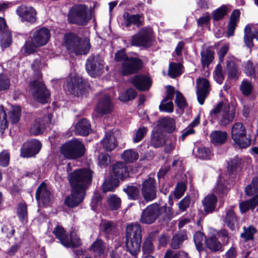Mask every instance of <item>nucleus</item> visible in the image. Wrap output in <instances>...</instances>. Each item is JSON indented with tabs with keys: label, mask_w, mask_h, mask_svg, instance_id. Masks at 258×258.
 <instances>
[{
	"label": "nucleus",
	"mask_w": 258,
	"mask_h": 258,
	"mask_svg": "<svg viewBox=\"0 0 258 258\" xmlns=\"http://www.w3.org/2000/svg\"><path fill=\"white\" fill-rule=\"evenodd\" d=\"M72 170L71 163L66 166L69 173L67 178L71 186V194L66 197L65 205L71 208L77 207L84 201L86 191L92 184L93 171L89 168H81Z\"/></svg>",
	"instance_id": "f257e3e1"
},
{
	"label": "nucleus",
	"mask_w": 258,
	"mask_h": 258,
	"mask_svg": "<svg viewBox=\"0 0 258 258\" xmlns=\"http://www.w3.org/2000/svg\"><path fill=\"white\" fill-rule=\"evenodd\" d=\"M63 41L67 49L76 55L87 54L91 47L89 37L82 38L72 32L65 33Z\"/></svg>",
	"instance_id": "f03ea898"
},
{
	"label": "nucleus",
	"mask_w": 258,
	"mask_h": 258,
	"mask_svg": "<svg viewBox=\"0 0 258 258\" xmlns=\"http://www.w3.org/2000/svg\"><path fill=\"white\" fill-rule=\"evenodd\" d=\"M89 87V85L82 77L76 75L67 78L63 86L66 92L78 97L86 95L88 93Z\"/></svg>",
	"instance_id": "7ed1b4c3"
},
{
	"label": "nucleus",
	"mask_w": 258,
	"mask_h": 258,
	"mask_svg": "<svg viewBox=\"0 0 258 258\" xmlns=\"http://www.w3.org/2000/svg\"><path fill=\"white\" fill-rule=\"evenodd\" d=\"M90 20L91 15L85 5L80 4L73 6L68 15V21L70 24L85 26Z\"/></svg>",
	"instance_id": "20e7f679"
},
{
	"label": "nucleus",
	"mask_w": 258,
	"mask_h": 258,
	"mask_svg": "<svg viewBox=\"0 0 258 258\" xmlns=\"http://www.w3.org/2000/svg\"><path fill=\"white\" fill-rule=\"evenodd\" d=\"M126 227L125 246L127 250L133 255H136L140 251L142 242L141 227Z\"/></svg>",
	"instance_id": "39448f33"
},
{
	"label": "nucleus",
	"mask_w": 258,
	"mask_h": 258,
	"mask_svg": "<svg viewBox=\"0 0 258 258\" xmlns=\"http://www.w3.org/2000/svg\"><path fill=\"white\" fill-rule=\"evenodd\" d=\"M60 153L68 159H77L84 156L85 153L84 145L75 140L63 144L60 148Z\"/></svg>",
	"instance_id": "423d86ee"
},
{
	"label": "nucleus",
	"mask_w": 258,
	"mask_h": 258,
	"mask_svg": "<svg viewBox=\"0 0 258 258\" xmlns=\"http://www.w3.org/2000/svg\"><path fill=\"white\" fill-rule=\"evenodd\" d=\"M104 64V60L99 54H92L87 59L85 68L89 76L96 78L102 74Z\"/></svg>",
	"instance_id": "0eeeda50"
},
{
	"label": "nucleus",
	"mask_w": 258,
	"mask_h": 258,
	"mask_svg": "<svg viewBox=\"0 0 258 258\" xmlns=\"http://www.w3.org/2000/svg\"><path fill=\"white\" fill-rule=\"evenodd\" d=\"M232 139L241 148H245L251 143L250 139L246 136V130L241 122L234 123L231 129Z\"/></svg>",
	"instance_id": "6e6552de"
},
{
	"label": "nucleus",
	"mask_w": 258,
	"mask_h": 258,
	"mask_svg": "<svg viewBox=\"0 0 258 258\" xmlns=\"http://www.w3.org/2000/svg\"><path fill=\"white\" fill-rule=\"evenodd\" d=\"M34 99L42 104L47 103L50 99V92L45 84L37 80L31 81L29 85Z\"/></svg>",
	"instance_id": "1a4fd4ad"
},
{
	"label": "nucleus",
	"mask_w": 258,
	"mask_h": 258,
	"mask_svg": "<svg viewBox=\"0 0 258 258\" xmlns=\"http://www.w3.org/2000/svg\"><path fill=\"white\" fill-rule=\"evenodd\" d=\"M143 61L138 57L129 56L121 63V73L123 76L137 74L143 67Z\"/></svg>",
	"instance_id": "9d476101"
},
{
	"label": "nucleus",
	"mask_w": 258,
	"mask_h": 258,
	"mask_svg": "<svg viewBox=\"0 0 258 258\" xmlns=\"http://www.w3.org/2000/svg\"><path fill=\"white\" fill-rule=\"evenodd\" d=\"M42 148L41 142L36 139H31L24 142L20 149V156L23 158L35 157Z\"/></svg>",
	"instance_id": "9b49d317"
},
{
	"label": "nucleus",
	"mask_w": 258,
	"mask_h": 258,
	"mask_svg": "<svg viewBox=\"0 0 258 258\" xmlns=\"http://www.w3.org/2000/svg\"><path fill=\"white\" fill-rule=\"evenodd\" d=\"M50 37V30L45 27H42L34 31L30 37L31 41L36 44L37 47H41L45 45Z\"/></svg>",
	"instance_id": "f8f14e48"
},
{
	"label": "nucleus",
	"mask_w": 258,
	"mask_h": 258,
	"mask_svg": "<svg viewBox=\"0 0 258 258\" xmlns=\"http://www.w3.org/2000/svg\"><path fill=\"white\" fill-rule=\"evenodd\" d=\"M197 95L199 103L201 105L204 103L205 100L208 96L210 90V83L209 81L205 78H199L197 81Z\"/></svg>",
	"instance_id": "ddd939ff"
},
{
	"label": "nucleus",
	"mask_w": 258,
	"mask_h": 258,
	"mask_svg": "<svg viewBox=\"0 0 258 258\" xmlns=\"http://www.w3.org/2000/svg\"><path fill=\"white\" fill-rule=\"evenodd\" d=\"M35 198L37 202L41 201L43 206H48L51 202V193L47 187V185L42 182L37 187Z\"/></svg>",
	"instance_id": "4468645a"
},
{
	"label": "nucleus",
	"mask_w": 258,
	"mask_h": 258,
	"mask_svg": "<svg viewBox=\"0 0 258 258\" xmlns=\"http://www.w3.org/2000/svg\"><path fill=\"white\" fill-rule=\"evenodd\" d=\"M16 13L23 21L32 23L36 20V12L32 7L19 6L16 10Z\"/></svg>",
	"instance_id": "2eb2a0df"
},
{
	"label": "nucleus",
	"mask_w": 258,
	"mask_h": 258,
	"mask_svg": "<svg viewBox=\"0 0 258 258\" xmlns=\"http://www.w3.org/2000/svg\"><path fill=\"white\" fill-rule=\"evenodd\" d=\"M95 110L98 113L101 115L108 114L112 112L113 105L109 95L105 94L102 98L99 99Z\"/></svg>",
	"instance_id": "dca6fc26"
},
{
	"label": "nucleus",
	"mask_w": 258,
	"mask_h": 258,
	"mask_svg": "<svg viewBox=\"0 0 258 258\" xmlns=\"http://www.w3.org/2000/svg\"><path fill=\"white\" fill-rule=\"evenodd\" d=\"M111 174L118 179L123 181L130 177V173L125 163L117 162L113 165Z\"/></svg>",
	"instance_id": "f3484780"
},
{
	"label": "nucleus",
	"mask_w": 258,
	"mask_h": 258,
	"mask_svg": "<svg viewBox=\"0 0 258 258\" xmlns=\"http://www.w3.org/2000/svg\"><path fill=\"white\" fill-rule=\"evenodd\" d=\"M235 111L233 107L229 104L225 105L222 110L221 114L218 117L219 123L221 125L226 126L231 123L235 117Z\"/></svg>",
	"instance_id": "a211bd4d"
},
{
	"label": "nucleus",
	"mask_w": 258,
	"mask_h": 258,
	"mask_svg": "<svg viewBox=\"0 0 258 258\" xmlns=\"http://www.w3.org/2000/svg\"><path fill=\"white\" fill-rule=\"evenodd\" d=\"M91 131V124L85 118L80 119L76 123L74 129L75 135L81 136H87Z\"/></svg>",
	"instance_id": "6ab92c4d"
},
{
	"label": "nucleus",
	"mask_w": 258,
	"mask_h": 258,
	"mask_svg": "<svg viewBox=\"0 0 258 258\" xmlns=\"http://www.w3.org/2000/svg\"><path fill=\"white\" fill-rule=\"evenodd\" d=\"M157 127L161 132L171 133L175 130V121L173 118L163 117L158 120Z\"/></svg>",
	"instance_id": "aec40b11"
},
{
	"label": "nucleus",
	"mask_w": 258,
	"mask_h": 258,
	"mask_svg": "<svg viewBox=\"0 0 258 258\" xmlns=\"http://www.w3.org/2000/svg\"><path fill=\"white\" fill-rule=\"evenodd\" d=\"M123 25L126 27H129L132 24L138 28L143 25V22L141 20V16L139 14L133 15L125 12L123 15Z\"/></svg>",
	"instance_id": "412c9836"
},
{
	"label": "nucleus",
	"mask_w": 258,
	"mask_h": 258,
	"mask_svg": "<svg viewBox=\"0 0 258 258\" xmlns=\"http://www.w3.org/2000/svg\"><path fill=\"white\" fill-rule=\"evenodd\" d=\"M161 209L157 203L153 204L146 208V224L153 223L160 214Z\"/></svg>",
	"instance_id": "4be33fe9"
},
{
	"label": "nucleus",
	"mask_w": 258,
	"mask_h": 258,
	"mask_svg": "<svg viewBox=\"0 0 258 258\" xmlns=\"http://www.w3.org/2000/svg\"><path fill=\"white\" fill-rule=\"evenodd\" d=\"M217 202L216 196L213 194L207 195L202 201L204 211L207 213H213L215 210Z\"/></svg>",
	"instance_id": "5701e85b"
},
{
	"label": "nucleus",
	"mask_w": 258,
	"mask_h": 258,
	"mask_svg": "<svg viewBox=\"0 0 258 258\" xmlns=\"http://www.w3.org/2000/svg\"><path fill=\"white\" fill-rule=\"evenodd\" d=\"M156 198L155 180L152 175L146 179V202L152 201Z\"/></svg>",
	"instance_id": "b1692460"
},
{
	"label": "nucleus",
	"mask_w": 258,
	"mask_h": 258,
	"mask_svg": "<svg viewBox=\"0 0 258 258\" xmlns=\"http://www.w3.org/2000/svg\"><path fill=\"white\" fill-rule=\"evenodd\" d=\"M119 183V179L110 173L108 178L106 179L102 184L103 192L113 191L118 186Z\"/></svg>",
	"instance_id": "393cba45"
},
{
	"label": "nucleus",
	"mask_w": 258,
	"mask_h": 258,
	"mask_svg": "<svg viewBox=\"0 0 258 258\" xmlns=\"http://www.w3.org/2000/svg\"><path fill=\"white\" fill-rule=\"evenodd\" d=\"M240 12L238 10H234L231 14L228 26L227 35L230 37L233 35L237 23L239 21Z\"/></svg>",
	"instance_id": "a878e982"
},
{
	"label": "nucleus",
	"mask_w": 258,
	"mask_h": 258,
	"mask_svg": "<svg viewBox=\"0 0 258 258\" xmlns=\"http://www.w3.org/2000/svg\"><path fill=\"white\" fill-rule=\"evenodd\" d=\"M227 133L225 131H214L210 135L212 143L215 145L224 144L227 139Z\"/></svg>",
	"instance_id": "bb28decb"
},
{
	"label": "nucleus",
	"mask_w": 258,
	"mask_h": 258,
	"mask_svg": "<svg viewBox=\"0 0 258 258\" xmlns=\"http://www.w3.org/2000/svg\"><path fill=\"white\" fill-rule=\"evenodd\" d=\"M45 130L44 120L40 118L36 119L30 128L29 131L32 135L37 136L42 134Z\"/></svg>",
	"instance_id": "cd10ccee"
},
{
	"label": "nucleus",
	"mask_w": 258,
	"mask_h": 258,
	"mask_svg": "<svg viewBox=\"0 0 258 258\" xmlns=\"http://www.w3.org/2000/svg\"><path fill=\"white\" fill-rule=\"evenodd\" d=\"M131 45L145 47V27L142 28L132 37Z\"/></svg>",
	"instance_id": "c85d7f7f"
},
{
	"label": "nucleus",
	"mask_w": 258,
	"mask_h": 258,
	"mask_svg": "<svg viewBox=\"0 0 258 258\" xmlns=\"http://www.w3.org/2000/svg\"><path fill=\"white\" fill-rule=\"evenodd\" d=\"M244 72L248 77L257 78L258 64H254L251 60H248L244 64Z\"/></svg>",
	"instance_id": "c756f323"
},
{
	"label": "nucleus",
	"mask_w": 258,
	"mask_h": 258,
	"mask_svg": "<svg viewBox=\"0 0 258 258\" xmlns=\"http://www.w3.org/2000/svg\"><path fill=\"white\" fill-rule=\"evenodd\" d=\"M201 63L203 68H208L214 58V52L209 48H206L201 52Z\"/></svg>",
	"instance_id": "7c9ffc66"
},
{
	"label": "nucleus",
	"mask_w": 258,
	"mask_h": 258,
	"mask_svg": "<svg viewBox=\"0 0 258 258\" xmlns=\"http://www.w3.org/2000/svg\"><path fill=\"white\" fill-rule=\"evenodd\" d=\"M103 148L106 151H111L117 146L116 138L110 135H105V137L100 141Z\"/></svg>",
	"instance_id": "2f4dec72"
},
{
	"label": "nucleus",
	"mask_w": 258,
	"mask_h": 258,
	"mask_svg": "<svg viewBox=\"0 0 258 258\" xmlns=\"http://www.w3.org/2000/svg\"><path fill=\"white\" fill-rule=\"evenodd\" d=\"M242 168L241 159L238 156H235L228 162L227 172L229 175H232L234 172L240 170Z\"/></svg>",
	"instance_id": "473e14b6"
},
{
	"label": "nucleus",
	"mask_w": 258,
	"mask_h": 258,
	"mask_svg": "<svg viewBox=\"0 0 258 258\" xmlns=\"http://www.w3.org/2000/svg\"><path fill=\"white\" fill-rule=\"evenodd\" d=\"M255 26H257V25L248 24L244 28V41L246 46L248 48H251L253 45V37L251 34V31L252 29H254L255 28Z\"/></svg>",
	"instance_id": "72a5a7b5"
},
{
	"label": "nucleus",
	"mask_w": 258,
	"mask_h": 258,
	"mask_svg": "<svg viewBox=\"0 0 258 258\" xmlns=\"http://www.w3.org/2000/svg\"><path fill=\"white\" fill-rule=\"evenodd\" d=\"M187 234L185 231H181L179 232L177 234L174 235L171 242V247L173 249L179 248L182 242L186 239Z\"/></svg>",
	"instance_id": "f704fd0d"
},
{
	"label": "nucleus",
	"mask_w": 258,
	"mask_h": 258,
	"mask_svg": "<svg viewBox=\"0 0 258 258\" xmlns=\"http://www.w3.org/2000/svg\"><path fill=\"white\" fill-rule=\"evenodd\" d=\"M258 204V194L250 200L241 203L239 208L242 213H244L249 209H253Z\"/></svg>",
	"instance_id": "c9c22d12"
},
{
	"label": "nucleus",
	"mask_w": 258,
	"mask_h": 258,
	"mask_svg": "<svg viewBox=\"0 0 258 258\" xmlns=\"http://www.w3.org/2000/svg\"><path fill=\"white\" fill-rule=\"evenodd\" d=\"M137 95V91L134 89L130 88L125 91L119 93L118 98L120 101L126 102L133 100Z\"/></svg>",
	"instance_id": "e433bc0d"
},
{
	"label": "nucleus",
	"mask_w": 258,
	"mask_h": 258,
	"mask_svg": "<svg viewBox=\"0 0 258 258\" xmlns=\"http://www.w3.org/2000/svg\"><path fill=\"white\" fill-rule=\"evenodd\" d=\"M123 191L127 195L129 200H136L140 197L139 188L136 186L126 185L123 188Z\"/></svg>",
	"instance_id": "4c0bfd02"
},
{
	"label": "nucleus",
	"mask_w": 258,
	"mask_h": 258,
	"mask_svg": "<svg viewBox=\"0 0 258 258\" xmlns=\"http://www.w3.org/2000/svg\"><path fill=\"white\" fill-rule=\"evenodd\" d=\"M182 68L183 66L180 63L171 62L169 66L168 75L171 78H175L182 74Z\"/></svg>",
	"instance_id": "58836bf2"
},
{
	"label": "nucleus",
	"mask_w": 258,
	"mask_h": 258,
	"mask_svg": "<svg viewBox=\"0 0 258 258\" xmlns=\"http://www.w3.org/2000/svg\"><path fill=\"white\" fill-rule=\"evenodd\" d=\"M121 158L127 163H134L139 158V153L134 149L124 150L121 155Z\"/></svg>",
	"instance_id": "ea45409f"
},
{
	"label": "nucleus",
	"mask_w": 258,
	"mask_h": 258,
	"mask_svg": "<svg viewBox=\"0 0 258 258\" xmlns=\"http://www.w3.org/2000/svg\"><path fill=\"white\" fill-rule=\"evenodd\" d=\"M89 249L96 255L100 256L103 254L105 251L104 243L101 239L97 238L91 245Z\"/></svg>",
	"instance_id": "a19ab883"
},
{
	"label": "nucleus",
	"mask_w": 258,
	"mask_h": 258,
	"mask_svg": "<svg viewBox=\"0 0 258 258\" xmlns=\"http://www.w3.org/2000/svg\"><path fill=\"white\" fill-rule=\"evenodd\" d=\"M53 233L56 238L59 240L62 245L64 246H68L69 243L67 242L68 235L63 227H55L53 231Z\"/></svg>",
	"instance_id": "79ce46f5"
},
{
	"label": "nucleus",
	"mask_w": 258,
	"mask_h": 258,
	"mask_svg": "<svg viewBox=\"0 0 258 258\" xmlns=\"http://www.w3.org/2000/svg\"><path fill=\"white\" fill-rule=\"evenodd\" d=\"M206 246L211 251L216 252L222 251L221 243L215 237H210L206 240Z\"/></svg>",
	"instance_id": "37998d69"
},
{
	"label": "nucleus",
	"mask_w": 258,
	"mask_h": 258,
	"mask_svg": "<svg viewBox=\"0 0 258 258\" xmlns=\"http://www.w3.org/2000/svg\"><path fill=\"white\" fill-rule=\"evenodd\" d=\"M12 42V33L9 30L1 34L0 46L3 50L9 47Z\"/></svg>",
	"instance_id": "c03bdc74"
},
{
	"label": "nucleus",
	"mask_w": 258,
	"mask_h": 258,
	"mask_svg": "<svg viewBox=\"0 0 258 258\" xmlns=\"http://www.w3.org/2000/svg\"><path fill=\"white\" fill-rule=\"evenodd\" d=\"M176 138L173 135L166 136L164 141V152L165 153H169L175 148Z\"/></svg>",
	"instance_id": "a18cd8bd"
},
{
	"label": "nucleus",
	"mask_w": 258,
	"mask_h": 258,
	"mask_svg": "<svg viewBox=\"0 0 258 258\" xmlns=\"http://www.w3.org/2000/svg\"><path fill=\"white\" fill-rule=\"evenodd\" d=\"M228 77L230 79H237L239 75L238 67L232 60H228L226 63Z\"/></svg>",
	"instance_id": "49530a36"
},
{
	"label": "nucleus",
	"mask_w": 258,
	"mask_h": 258,
	"mask_svg": "<svg viewBox=\"0 0 258 258\" xmlns=\"http://www.w3.org/2000/svg\"><path fill=\"white\" fill-rule=\"evenodd\" d=\"M224 221L228 226H235L238 224V218L232 208L226 211Z\"/></svg>",
	"instance_id": "de8ad7c7"
},
{
	"label": "nucleus",
	"mask_w": 258,
	"mask_h": 258,
	"mask_svg": "<svg viewBox=\"0 0 258 258\" xmlns=\"http://www.w3.org/2000/svg\"><path fill=\"white\" fill-rule=\"evenodd\" d=\"M107 203L111 211L118 210L121 206V200L116 195H112L108 197Z\"/></svg>",
	"instance_id": "09e8293b"
},
{
	"label": "nucleus",
	"mask_w": 258,
	"mask_h": 258,
	"mask_svg": "<svg viewBox=\"0 0 258 258\" xmlns=\"http://www.w3.org/2000/svg\"><path fill=\"white\" fill-rule=\"evenodd\" d=\"M9 118L11 123L13 124H17L20 120L21 115V108L19 106L14 107L11 111L9 112Z\"/></svg>",
	"instance_id": "8fccbe9b"
},
{
	"label": "nucleus",
	"mask_w": 258,
	"mask_h": 258,
	"mask_svg": "<svg viewBox=\"0 0 258 258\" xmlns=\"http://www.w3.org/2000/svg\"><path fill=\"white\" fill-rule=\"evenodd\" d=\"M17 213L20 220L23 223L27 222V206L25 203L21 202L18 204Z\"/></svg>",
	"instance_id": "3c124183"
},
{
	"label": "nucleus",
	"mask_w": 258,
	"mask_h": 258,
	"mask_svg": "<svg viewBox=\"0 0 258 258\" xmlns=\"http://www.w3.org/2000/svg\"><path fill=\"white\" fill-rule=\"evenodd\" d=\"M132 83L138 90L145 91V75H136L132 79Z\"/></svg>",
	"instance_id": "603ef678"
},
{
	"label": "nucleus",
	"mask_w": 258,
	"mask_h": 258,
	"mask_svg": "<svg viewBox=\"0 0 258 258\" xmlns=\"http://www.w3.org/2000/svg\"><path fill=\"white\" fill-rule=\"evenodd\" d=\"M166 137L158 133H155L151 138V145L155 148L162 147Z\"/></svg>",
	"instance_id": "864d4df0"
},
{
	"label": "nucleus",
	"mask_w": 258,
	"mask_h": 258,
	"mask_svg": "<svg viewBox=\"0 0 258 258\" xmlns=\"http://www.w3.org/2000/svg\"><path fill=\"white\" fill-rule=\"evenodd\" d=\"M253 89L251 82L247 80H243L241 82L239 88L242 94L245 96H249L252 93Z\"/></svg>",
	"instance_id": "5fc2aeb1"
},
{
	"label": "nucleus",
	"mask_w": 258,
	"mask_h": 258,
	"mask_svg": "<svg viewBox=\"0 0 258 258\" xmlns=\"http://www.w3.org/2000/svg\"><path fill=\"white\" fill-rule=\"evenodd\" d=\"M67 242L69 243L68 248H77L82 244L81 241L79 237L73 232H71L70 234V239H67Z\"/></svg>",
	"instance_id": "6e6d98bb"
},
{
	"label": "nucleus",
	"mask_w": 258,
	"mask_h": 258,
	"mask_svg": "<svg viewBox=\"0 0 258 258\" xmlns=\"http://www.w3.org/2000/svg\"><path fill=\"white\" fill-rule=\"evenodd\" d=\"M227 184V182L219 176L217 181V186L215 188L216 192L219 194H222L223 195L226 194L229 189Z\"/></svg>",
	"instance_id": "4d7b16f0"
},
{
	"label": "nucleus",
	"mask_w": 258,
	"mask_h": 258,
	"mask_svg": "<svg viewBox=\"0 0 258 258\" xmlns=\"http://www.w3.org/2000/svg\"><path fill=\"white\" fill-rule=\"evenodd\" d=\"M248 196L251 197L258 193V177L253 178L251 183L247 185L245 189Z\"/></svg>",
	"instance_id": "13d9d810"
},
{
	"label": "nucleus",
	"mask_w": 258,
	"mask_h": 258,
	"mask_svg": "<svg viewBox=\"0 0 258 258\" xmlns=\"http://www.w3.org/2000/svg\"><path fill=\"white\" fill-rule=\"evenodd\" d=\"M195 245L199 252L203 250V242L205 240V236L201 232L198 231L195 233L194 236Z\"/></svg>",
	"instance_id": "bf43d9fd"
},
{
	"label": "nucleus",
	"mask_w": 258,
	"mask_h": 258,
	"mask_svg": "<svg viewBox=\"0 0 258 258\" xmlns=\"http://www.w3.org/2000/svg\"><path fill=\"white\" fill-rule=\"evenodd\" d=\"M227 8L225 6H222L216 9L212 13V17L214 21H219L227 14Z\"/></svg>",
	"instance_id": "052dcab7"
},
{
	"label": "nucleus",
	"mask_w": 258,
	"mask_h": 258,
	"mask_svg": "<svg viewBox=\"0 0 258 258\" xmlns=\"http://www.w3.org/2000/svg\"><path fill=\"white\" fill-rule=\"evenodd\" d=\"M174 102L178 108L180 109L183 110L187 106L185 98L182 93L179 91H176V96Z\"/></svg>",
	"instance_id": "680f3d73"
},
{
	"label": "nucleus",
	"mask_w": 258,
	"mask_h": 258,
	"mask_svg": "<svg viewBox=\"0 0 258 258\" xmlns=\"http://www.w3.org/2000/svg\"><path fill=\"white\" fill-rule=\"evenodd\" d=\"M8 127L7 113L3 105L0 106V132H3Z\"/></svg>",
	"instance_id": "e2e57ef3"
},
{
	"label": "nucleus",
	"mask_w": 258,
	"mask_h": 258,
	"mask_svg": "<svg viewBox=\"0 0 258 258\" xmlns=\"http://www.w3.org/2000/svg\"><path fill=\"white\" fill-rule=\"evenodd\" d=\"M102 199V197L99 192L95 191L94 193L90 203V206L92 210L94 211H97L99 206L101 204Z\"/></svg>",
	"instance_id": "0e129e2a"
},
{
	"label": "nucleus",
	"mask_w": 258,
	"mask_h": 258,
	"mask_svg": "<svg viewBox=\"0 0 258 258\" xmlns=\"http://www.w3.org/2000/svg\"><path fill=\"white\" fill-rule=\"evenodd\" d=\"M256 232V230L254 227H244V232L241 234V237L244 238L245 241L252 240L253 235Z\"/></svg>",
	"instance_id": "69168bd1"
},
{
	"label": "nucleus",
	"mask_w": 258,
	"mask_h": 258,
	"mask_svg": "<svg viewBox=\"0 0 258 258\" xmlns=\"http://www.w3.org/2000/svg\"><path fill=\"white\" fill-rule=\"evenodd\" d=\"M186 189L185 184L182 182H178L176 186L174 196L176 200L180 199L184 194Z\"/></svg>",
	"instance_id": "338daca9"
},
{
	"label": "nucleus",
	"mask_w": 258,
	"mask_h": 258,
	"mask_svg": "<svg viewBox=\"0 0 258 258\" xmlns=\"http://www.w3.org/2000/svg\"><path fill=\"white\" fill-rule=\"evenodd\" d=\"M173 106L172 101H164L163 99L159 108L160 111L171 113L173 111Z\"/></svg>",
	"instance_id": "774afa93"
}]
</instances>
